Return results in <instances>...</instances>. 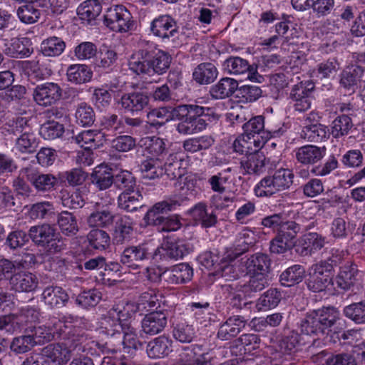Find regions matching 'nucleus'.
Listing matches in <instances>:
<instances>
[{
  "instance_id": "f257e3e1",
  "label": "nucleus",
  "mask_w": 365,
  "mask_h": 365,
  "mask_svg": "<svg viewBox=\"0 0 365 365\" xmlns=\"http://www.w3.org/2000/svg\"><path fill=\"white\" fill-rule=\"evenodd\" d=\"M171 61L172 57L168 52L158 49L152 41L143 40L138 50L130 56L128 66L137 75L151 77L165 73Z\"/></svg>"
},
{
  "instance_id": "f03ea898",
  "label": "nucleus",
  "mask_w": 365,
  "mask_h": 365,
  "mask_svg": "<svg viewBox=\"0 0 365 365\" xmlns=\"http://www.w3.org/2000/svg\"><path fill=\"white\" fill-rule=\"evenodd\" d=\"M58 338L61 342L48 344L43 349L44 356L58 365L66 364L74 351H85L82 344L87 341L88 336L76 326L71 327Z\"/></svg>"
},
{
  "instance_id": "7ed1b4c3",
  "label": "nucleus",
  "mask_w": 365,
  "mask_h": 365,
  "mask_svg": "<svg viewBox=\"0 0 365 365\" xmlns=\"http://www.w3.org/2000/svg\"><path fill=\"white\" fill-rule=\"evenodd\" d=\"M339 312L334 307H323L308 312L300 321L299 327L302 334L319 336L329 334L335 325H341Z\"/></svg>"
},
{
  "instance_id": "20e7f679",
  "label": "nucleus",
  "mask_w": 365,
  "mask_h": 365,
  "mask_svg": "<svg viewBox=\"0 0 365 365\" xmlns=\"http://www.w3.org/2000/svg\"><path fill=\"white\" fill-rule=\"evenodd\" d=\"M77 318L69 315L61 319L52 318L42 326H29L26 329L36 341V346L53 340L73 326Z\"/></svg>"
},
{
  "instance_id": "39448f33",
  "label": "nucleus",
  "mask_w": 365,
  "mask_h": 365,
  "mask_svg": "<svg viewBox=\"0 0 365 365\" xmlns=\"http://www.w3.org/2000/svg\"><path fill=\"white\" fill-rule=\"evenodd\" d=\"M294 173L288 168H279L272 175L263 178L255 187L256 196L271 197L277 192L285 190L293 184Z\"/></svg>"
},
{
  "instance_id": "423d86ee",
  "label": "nucleus",
  "mask_w": 365,
  "mask_h": 365,
  "mask_svg": "<svg viewBox=\"0 0 365 365\" xmlns=\"http://www.w3.org/2000/svg\"><path fill=\"white\" fill-rule=\"evenodd\" d=\"M58 235L53 226L46 223L32 226L29 230V236L32 242L50 252H59L66 248V244Z\"/></svg>"
},
{
  "instance_id": "0eeeda50",
  "label": "nucleus",
  "mask_w": 365,
  "mask_h": 365,
  "mask_svg": "<svg viewBox=\"0 0 365 365\" xmlns=\"http://www.w3.org/2000/svg\"><path fill=\"white\" fill-rule=\"evenodd\" d=\"M233 262L230 277L234 279L246 275L267 274L270 266L269 257L262 253H257L250 257H242Z\"/></svg>"
},
{
  "instance_id": "6e6552de",
  "label": "nucleus",
  "mask_w": 365,
  "mask_h": 365,
  "mask_svg": "<svg viewBox=\"0 0 365 365\" xmlns=\"http://www.w3.org/2000/svg\"><path fill=\"white\" fill-rule=\"evenodd\" d=\"M155 249L149 243H140L126 247L121 256L120 262L127 267L136 269L142 267L144 263L156 257Z\"/></svg>"
},
{
  "instance_id": "1a4fd4ad",
  "label": "nucleus",
  "mask_w": 365,
  "mask_h": 365,
  "mask_svg": "<svg viewBox=\"0 0 365 365\" xmlns=\"http://www.w3.org/2000/svg\"><path fill=\"white\" fill-rule=\"evenodd\" d=\"M104 24L115 32H128L133 26L132 15L123 5H115L106 10Z\"/></svg>"
},
{
  "instance_id": "9d476101",
  "label": "nucleus",
  "mask_w": 365,
  "mask_h": 365,
  "mask_svg": "<svg viewBox=\"0 0 365 365\" xmlns=\"http://www.w3.org/2000/svg\"><path fill=\"white\" fill-rule=\"evenodd\" d=\"M150 30L153 35L162 39L163 42L172 41L179 37V31L175 20L168 14H161L150 23Z\"/></svg>"
},
{
  "instance_id": "9b49d317",
  "label": "nucleus",
  "mask_w": 365,
  "mask_h": 365,
  "mask_svg": "<svg viewBox=\"0 0 365 365\" xmlns=\"http://www.w3.org/2000/svg\"><path fill=\"white\" fill-rule=\"evenodd\" d=\"M61 86L54 82H45L37 85L33 91L34 101L43 107L51 106L62 97Z\"/></svg>"
},
{
  "instance_id": "f8f14e48",
  "label": "nucleus",
  "mask_w": 365,
  "mask_h": 365,
  "mask_svg": "<svg viewBox=\"0 0 365 365\" xmlns=\"http://www.w3.org/2000/svg\"><path fill=\"white\" fill-rule=\"evenodd\" d=\"M237 258L227 254L226 256H220L217 250L206 251L199 256L200 264L208 269L222 270L224 276L231 274L233 269L231 262Z\"/></svg>"
},
{
  "instance_id": "ddd939ff",
  "label": "nucleus",
  "mask_w": 365,
  "mask_h": 365,
  "mask_svg": "<svg viewBox=\"0 0 365 365\" xmlns=\"http://www.w3.org/2000/svg\"><path fill=\"white\" fill-rule=\"evenodd\" d=\"M307 282L308 288L314 292L325 290L332 282L331 266L326 261H322L312 267Z\"/></svg>"
},
{
  "instance_id": "4468645a",
  "label": "nucleus",
  "mask_w": 365,
  "mask_h": 365,
  "mask_svg": "<svg viewBox=\"0 0 365 365\" xmlns=\"http://www.w3.org/2000/svg\"><path fill=\"white\" fill-rule=\"evenodd\" d=\"M314 88V85L310 81H301L293 86L290 96L296 110L304 112L311 108V93Z\"/></svg>"
},
{
  "instance_id": "2eb2a0df",
  "label": "nucleus",
  "mask_w": 365,
  "mask_h": 365,
  "mask_svg": "<svg viewBox=\"0 0 365 365\" xmlns=\"http://www.w3.org/2000/svg\"><path fill=\"white\" fill-rule=\"evenodd\" d=\"M243 133L251 139L258 138L262 140L261 136L267 140L269 138L279 137L285 132V128L281 127L279 129H273L269 131L264 138L262 134L264 133V118L262 115H257L251 118L242 125Z\"/></svg>"
},
{
  "instance_id": "dca6fc26",
  "label": "nucleus",
  "mask_w": 365,
  "mask_h": 365,
  "mask_svg": "<svg viewBox=\"0 0 365 365\" xmlns=\"http://www.w3.org/2000/svg\"><path fill=\"white\" fill-rule=\"evenodd\" d=\"M114 202V198L110 197L106 205L96 204V210L87 218V224L91 227H107L113 223L115 214L108 207Z\"/></svg>"
},
{
  "instance_id": "f3484780",
  "label": "nucleus",
  "mask_w": 365,
  "mask_h": 365,
  "mask_svg": "<svg viewBox=\"0 0 365 365\" xmlns=\"http://www.w3.org/2000/svg\"><path fill=\"white\" fill-rule=\"evenodd\" d=\"M162 276L168 284H185L192 279L193 269L187 263H180L166 268L163 272Z\"/></svg>"
},
{
  "instance_id": "a211bd4d",
  "label": "nucleus",
  "mask_w": 365,
  "mask_h": 365,
  "mask_svg": "<svg viewBox=\"0 0 365 365\" xmlns=\"http://www.w3.org/2000/svg\"><path fill=\"white\" fill-rule=\"evenodd\" d=\"M254 149L240 160V169L243 175H259L265 170L266 157L262 152Z\"/></svg>"
},
{
  "instance_id": "6ab92c4d",
  "label": "nucleus",
  "mask_w": 365,
  "mask_h": 365,
  "mask_svg": "<svg viewBox=\"0 0 365 365\" xmlns=\"http://www.w3.org/2000/svg\"><path fill=\"white\" fill-rule=\"evenodd\" d=\"M327 149L324 146L305 145L294 150L297 161L304 165H314L320 162L325 156Z\"/></svg>"
},
{
  "instance_id": "aec40b11",
  "label": "nucleus",
  "mask_w": 365,
  "mask_h": 365,
  "mask_svg": "<svg viewBox=\"0 0 365 365\" xmlns=\"http://www.w3.org/2000/svg\"><path fill=\"white\" fill-rule=\"evenodd\" d=\"M41 299L49 309H58L66 305L69 297L61 287L49 285L43 289Z\"/></svg>"
},
{
  "instance_id": "412c9836",
  "label": "nucleus",
  "mask_w": 365,
  "mask_h": 365,
  "mask_svg": "<svg viewBox=\"0 0 365 365\" xmlns=\"http://www.w3.org/2000/svg\"><path fill=\"white\" fill-rule=\"evenodd\" d=\"M324 245V238L317 232L305 234L295 242L296 252L302 256L311 255Z\"/></svg>"
},
{
  "instance_id": "4be33fe9",
  "label": "nucleus",
  "mask_w": 365,
  "mask_h": 365,
  "mask_svg": "<svg viewBox=\"0 0 365 365\" xmlns=\"http://www.w3.org/2000/svg\"><path fill=\"white\" fill-rule=\"evenodd\" d=\"M168 323L167 315L164 312H151L145 314L141 322L142 331L149 335L161 332Z\"/></svg>"
},
{
  "instance_id": "5701e85b",
  "label": "nucleus",
  "mask_w": 365,
  "mask_h": 365,
  "mask_svg": "<svg viewBox=\"0 0 365 365\" xmlns=\"http://www.w3.org/2000/svg\"><path fill=\"white\" fill-rule=\"evenodd\" d=\"M26 179L38 192H48L58 184L57 178L50 173H39L30 169H25Z\"/></svg>"
},
{
  "instance_id": "b1692460",
  "label": "nucleus",
  "mask_w": 365,
  "mask_h": 365,
  "mask_svg": "<svg viewBox=\"0 0 365 365\" xmlns=\"http://www.w3.org/2000/svg\"><path fill=\"white\" fill-rule=\"evenodd\" d=\"M120 103L125 112L133 114L148 106L149 97L143 92H132L123 95Z\"/></svg>"
},
{
  "instance_id": "393cba45",
  "label": "nucleus",
  "mask_w": 365,
  "mask_h": 365,
  "mask_svg": "<svg viewBox=\"0 0 365 365\" xmlns=\"http://www.w3.org/2000/svg\"><path fill=\"white\" fill-rule=\"evenodd\" d=\"M10 285L16 292H31L38 287V279L31 272H19L11 277Z\"/></svg>"
},
{
  "instance_id": "a878e982",
  "label": "nucleus",
  "mask_w": 365,
  "mask_h": 365,
  "mask_svg": "<svg viewBox=\"0 0 365 365\" xmlns=\"http://www.w3.org/2000/svg\"><path fill=\"white\" fill-rule=\"evenodd\" d=\"M358 275L357 266L348 260L340 267V270L336 277V284L339 288L348 290L356 283Z\"/></svg>"
},
{
  "instance_id": "bb28decb",
  "label": "nucleus",
  "mask_w": 365,
  "mask_h": 365,
  "mask_svg": "<svg viewBox=\"0 0 365 365\" xmlns=\"http://www.w3.org/2000/svg\"><path fill=\"white\" fill-rule=\"evenodd\" d=\"M245 325L246 321L242 317H230L219 327L217 337L221 340H230L235 337Z\"/></svg>"
},
{
  "instance_id": "cd10ccee",
  "label": "nucleus",
  "mask_w": 365,
  "mask_h": 365,
  "mask_svg": "<svg viewBox=\"0 0 365 365\" xmlns=\"http://www.w3.org/2000/svg\"><path fill=\"white\" fill-rule=\"evenodd\" d=\"M188 249L182 241L168 240L164 242L161 247L155 249V256L159 255L160 259L166 257L178 259L188 254Z\"/></svg>"
},
{
  "instance_id": "c85d7f7f",
  "label": "nucleus",
  "mask_w": 365,
  "mask_h": 365,
  "mask_svg": "<svg viewBox=\"0 0 365 365\" xmlns=\"http://www.w3.org/2000/svg\"><path fill=\"white\" fill-rule=\"evenodd\" d=\"M172 340L163 335L155 338L147 344L146 352L150 359L167 356L172 351Z\"/></svg>"
},
{
  "instance_id": "c756f323",
  "label": "nucleus",
  "mask_w": 365,
  "mask_h": 365,
  "mask_svg": "<svg viewBox=\"0 0 365 365\" xmlns=\"http://www.w3.org/2000/svg\"><path fill=\"white\" fill-rule=\"evenodd\" d=\"M190 214L192 220L202 227H211L217 223L216 215L203 202L196 204L190 209Z\"/></svg>"
},
{
  "instance_id": "7c9ffc66",
  "label": "nucleus",
  "mask_w": 365,
  "mask_h": 365,
  "mask_svg": "<svg viewBox=\"0 0 365 365\" xmlns=\"http://www.w3.org/2000/svg\"><path fill=\"white\" fill-rule=\"evenodd\" d=\"M133 220L129 216H122L115 223L113 236L114 242L122 245L129 242L133 234Z\"/></svg>"
},
{
  "instance_id": "2f4dec72",
  "label": "nucleus",
  "mask_w": 365,
  "mask_h": 365,
  "mask_svg": "<svg viewBox=\"0 0 365 365\" xmlns=\"http://www.w3.org/2000/svg\"><path fill=\"white\" fill-rule=\"evenodd\" d=\"M33 51L31 41L26 37L12 39L4 50L6 54L12 58L28 57L33 53Z\"/></svg>"
},
{
  "instance_id": "473e14b6",
  "label": "nucleus",
  "mask_w": 365,
  "mask_h": 365,
  "mask_svg": "<svg viewBox=\"0 0 365 365\" xmlns=\"http://www.w3.org/2000/svg\"><path fill=\"white\" fill-rule=\"evenodd\" d=\"M143 198V195L138 190L122 192L118 197V206L126 212H135L138 208L143 207V205H140Z\"/></svg>"
},
{
  "instance_id": "72a5a7b5",
  "label": "nucleus",
  "mask_w": 365,
  "mask_h": 365,
  "mask_svg": "<svg viewBox=\"0 0 365 365\" xmlns=\"http://www.w3.org/2000/svg\"><path fill=\"white\" fill-rule=\"evenodd\" d=\"M238 89V83L231 78H222L211 86L210 94L214 99H224L231 96Z\"/></svg>"
},
{
  "instance_id": "f704fd0d",
  "label": "nucleus",
  "mask_w": 365,
  "mask_h": 365,
  "mask_svg": "<svg viewBox=\"0 0 365 365\" xmlns=\"http://www.w3.org/2000/svg\"><path fill=\"white\" fill-rule=\"evenodd\" d=\"M143 178L154 180L161 177L164 173L163 160L159 157L149 158L143 160L140 165Z\"/></svg>"
},
{
  "instance_id": "c9c22d12",
  "label": "nucleus",
  "mask_w": 365,
  "mask_h": 365,
  "mask_svg": "<svg viewBox=\"0 0 365 365\" xmlns=\"http://www.w3.org/2000/svg\"><path fill=\"white\" fill-rule=\"evenodd\" d=\"M93 76L91 69L85 64H72L66 70L67 81L73 84L89 82Z\"/></svg>"
},
{
  "instance_id": "e433bc0d",
  "label": "nucleus",
  "mask_w": 365,
  "mask_h": 365,
  "mask_svg": "<svg viewBox=\"0 0 365 365\" xmlns=\"http://www.w3.org/2000/svg\"><path fill=\"white\" fill-rule=\"evenodd\" d=\"M100 323L102 331L111 337L120 335L126 325L120 321L115 312H112L111 309L101 318Z\"/></svg>"
},
{
  "instance_id": "4c0bfd02",
  "label": "nucleus",
  "mask_w": 365,
  "mask_h": 365,
  "mask_svg": "<svg viewBox=\"0 0 365 365\" xmlns=\"http://www.w3.org/2000/svg\"><path fill=\"white\" fill-rule=\"evenodd\" d=\"M364 73V70L361 66H354L346 68L342 71L340 76V85L349 91L354 92L358 87V83Z\"/></svg>"
},
{
  "instance_id": "58836bf2",
  "label": "nucleus",
  "mask_w": 365,
  "mask_h": 365,
  "mask_svg": "<svg viewBox=\"0 0 365 365\" xmlns=\"http://www.w3.org/2000/svg\"><path fill=\"white\" fill-rule=\"evenodd\" d=\"M282 296L281 292L277 288H269L264 292L256 301L255 307L259 312H266L275 308Z\"/></svg>"
},
{
  "instance_id": "ea45409f",
  "label": "nucleus",
  "mask_w": 365,
  "mask_h": 365,
  "mask_svg": "<svg viewBox=\"0 0 365 365\" xmlns=\"http://www.w3.org/2000/svg\"><path fill=\"white\" fill-rule=\"evenodd\" d=\"M218 71L212 63L199 64L192 73L193 79L199 84H210L217 77Z\"/></svg>"
},
{
  "instance_id": "a19ab883",
  "label": "nucleus",
  "mask_w": 365,
  "mask_h": 365,
  "mask_svg": "<svg viewBox=\"0 0 365 365\" xmlns=\"http://www.w3.org/2000/svg\"><path fill=\"white\" fill-rule=\"evenodd\" d=\"M261 138L262 140L258 138H253L252 140L242 133L234 140L232 144L233 150L235 152L240 154L245 153L248 154L253 150V146L255 149H259L263 147L266 140H264L262 136H261Z\"/></svg>"
},
{
  "instance_id": "79ce46f5",
  "label": "nucleus",
  "mask_w": 365,
  "mask_h": 365,
  "mask_svg": "<svg viewBox=\"0 0 365 365\" xmlns=\"http://www.w3.org/2000/svg\"><path fill=\"white\" fill-rule=\"evenodd\" d=\"M114 176L110 168L101 164L95 168L91 175L92 182L99 190H106L114 183Z\"/></svg>"
},
{
  "instance_id": "37998d69",
  "label": "nucleus",
  "mask_w": 365,
  "mask_h": 365,
  "mask_svg": "<svg viewBox=\"0 0 365 365\" xmlns=\"http://www.w3.org/2000/svg\"><path fill=\"white\" fill-rule=\"evenodd\" d=\"M191 108H193L192 104L180 105L173 109V114L176 118L185 116L190 118L192 127L196 125V131L200 133L207 128V120L201 118L199 115L192 113Z\"/></svg>"
},
{
  "instance_id": "c03bdc74",
  "label": "nucleus",
  "mask_w": 365,
  "mask_h": 365,
  "mask_svg": "<svg viewBox=\"0 0 365 365\" xmlns=\"http://www.w3.org/2000/svg\"><path fill=\"white\" fill-rule=\"evenodd\" d=\"M267 365H289L292 359L291 354L278 347L269 346L264 351Z\"/></svg>"
},
{
  "instance_id": "a18cd8bd",
  "label": "nucleus",
  "mask_w": 365,
  "mask_h": 365,
  "mask_svg": "<svg viewBox=\"0 0 365 365\" xmlns=\"http://www.w3.org/2000/svg\"><path fill=\"white\" fill-rule=\"evenodd\" d=\"M102 11V6L98 0H87L77 9L79 18L88 23L95 20Z\"/></svg>"
},
{
  "instance_id": "49530a36",
  "label": "nucleus",
  "mask_w": 365,
  "mask_h": 365,
  "mask_svg": "<svg viewBox=\"0 0 365 365\" xmlns=\"http://www.w3.org/2000/svg\"><path fill=\"white\" fill-rule=\"evenodd\" d=\"M65 48V41L56 36L47 38L41 43V51L44 56H59L64 51Z\"/></svg>"
},
{
  "instance_id": "de8ad7c7",
  "label": "nucleus",
  "mask_w": 365,
  "mask_h": 365,
  "mask_svg": "<svg viewBox=\"0 0 365 365\" xmlns=\"http://www.w3.org/2000/svg\"><path fill=\"white\" fill-rule=\"evenodd\" d=\"M329 131L326 126L319 123L316 125H304L301 136L310 142H322L329 138Z\"/></svg>"
},
{
  "instance_id": "09e8293b",
  "label": "nucleus",
  "mask_w": 365,
  "mask_h": 365,
  "mask_svg": "<svg viewBox=\"0 0 365 365\" xmlns=\"http://www.w3.org/2000/svg\"><path fill=\"white\" fill-rule=\"evenodd\" d=\"M173 113L166 107L155 108L149 111L147 114V123L150 127L156 129L163 126L167 122L172 119Z\"/></svg>"
},
{
  "instance_id": "8fccbe9b",
  "label": "nucleus",
  "mask_w": 365,
  "mask_h": 365,
  "mask_svg": "<svg viewBox=\"0 0 365 365\" xmlns=\"http://www.w3.org/2000/svg\"><path fill=\"white\" fill-rule=\"evenodd\" d=\"M36 346V341L29 334L26 328L24 334L14 337L11 344V351L16 354H22L31 351Z\"/></svg>"
},
{
  "instance_id": "3c124183",
  "label": "nucleus",
  "mask_w": 365,
  "mask_h": 365,
  "mask_svg": "<svg viewBox=\"0 0 365 365\" xmlns=\"http://www.w3.org/2000/svg\"><path fill=\"white\" fill-rule=\"evenodd\" d=\"M182 156L180 153H170L163 160L164 173L170 179H175L182 175L181 171Z\"/></svg>"
},
{
  "instance_id": "603ef678",
  "label": "nucleus",
  "mask_w": 365,
  "mask_h": 365,
  "mask_svg": "<svg viewBox=\"0 0 365 365\" xmlns=\"http://www.w3.org/2000/svg\"><path fill=\"white\" fill-rule=\"evenodd\" d=\"M110 309L112 312H115L120 321L126 325H132L131 319L138 312L135 302H131L118 303L114 305Z\"/></svg>"
},
{
  "instance_id": "864d4df0",
  "label": "nucleus",
  "mask_w": 365,
  "mask_h": 365,
  "mask_svg": "<svg viewBox=\"0 0 365 365\" xmlns=\"http://www.w3.org/2000/svg\"><path fill=\"white\" fill-rule=\"evenodd\" d=\"M123 333L122 345L124 352L133 354L142 344L138 338L136 329L132 325H125Z\"/></svg>"
},
{
  "instance_id": "5fc2aeb1",
  "label": "nucleus",
  "mask_w": 365,
  "mask_h": 365,
  "mask_svg": "<svg viewBox=\"0 0 365 365\" xmlns=\"http://www.w3.org/2000/svg\"><path fill=\"white\" fill-rule=\"evenodd\" d=\"M304 274V269L299 264H294L280 275L281 284L284 287H291L302 282Z\"/></svg>"
},
{
  "instance_id": "6e6d98bb",
  "label": "nucleus",
  "mask_w": 365,
  "mask_h": 365,
  "mask_svg": "<svg viewBox=\"0 0 365 365\" xmlns=\"http://www.w3.org/2000/svg\"><path fill=\"white\" fill-rule=\"evenodd\" d=\"M100 133L96 130H83L73 138L75 143L83 148L86 150L96 149L99 144L98 138Z\"/></svg>"
},
{
  "instance_id": "4d7b16f0",
  "label": "nucleus",
  "mask_w": 365,
  "mask_h": 365,
  "mask_svg": "<svg viewBox=\"0 0 365 365\" xmlns=\"http://www.w3.org/2000/svg\"><path fill=\"white\" fill-rule=\"evenodd\" d=\"M339 69V63L335 58L328 60L319 63L312 71V76L320 79L328 78L334 76Z\"/></svg>"
},
{
  "instance_id": "13d9d810",
  "label": "nucleus",
  "mask_w": 365,
  "mask_h": 365,
  "mask_svg": "<svg viewBox=\"0 0 365 365\" xmlns=\"http://www.w3.org/2000/svg\"><path fill=\"white\" fill-rule=\"evenodd\" d=\"M250 280L240 286V290L245 294L250 295L257 292L268 286L267 274L249 275Z\"/></svg>"
},
{
  "instance_id": "bf43d9fd",
  "label": "nucleus",
  "mask_w": 365,
  "mask_h": 365,
  "mask_svg": "<svg viewBox=\"0 0 365 365\" xmlns=\"http://www.w3.org/2000/svg\"><path fill=\"white\" fill-rule=\"evenodd\" d=\"M138 312H150L157 309L160 307V302L154 290H150L141 294L138 301L135 303Z\"/></svg>"
},
{
  "instance_id": "052dcab7",
  "label": "nucleus",
  "mask_w": 365,
  "mask_h": 365,
  "mask_svg": "<svg viewBox=\"0 0 365 365\" xmlns=\"http://www.w3.org/2000/svg\"><path fill=\"white\" fill-rule=\"evenodd\" d=\"M223 68L230 74H242L250 71L248 61L238 56H231L223 63Z\"/></svg>"
},
{
  "instance_id": "680f3d73",
  "label": "nucleus",
  "mask_w": 365,
  "mask_h": 365,
  "mask_svg": "<svg viewBox=\"0 0 365 365\" xmlns=\"http://www.w3.org/2000/svg\"><path fill=\"white\" fill-rule=\"evenodd\" d=\"M75 118L77 124L81 126H90L94 123L96 115L91 106L82 103L76 110Z\"/></svg>"
},
{
  "instance_id": "e2e57ef3",
  "label": "nucleus",
  "mask_w": 365,
  "mask_h": 365,
  "mask_svg": "<svg viewBox=\"0 0 365 365\" xmlns=\"http://www.w3.org/2000/svg\"><path fill=\"white\" fill-rule=\"evenodd\" d=\"M102 298L101 292L96 289L81 292L76 297V302L83 308L96 306Z\"/></svg>"
},
{
  "instance_id": "0e129e2a",
  "label": "nucleus",
  "mask_w": 365,
  "mask_h": 365,
  "mask_svg": "<svg viewBox=\"0 0 365 365\" xmlns=\"http://www.w3.org/2000/svg\"><path fill=\"white\" fill-rule=\"evenodd\" d=\"M64 132L62 124L54 121L48 120L41 125L39 134L45 140H51L61 137Z\"/></svg>"
},
{
  "instance_id": "69168bd1",
  "label": "nucleus",
  "mask_w": 365,
  "mask_h": 365,
  "mask_svg": "<svg viewBox=\"0 0 365 365\" xmlns=\"http://www.w3.org/2000/svg\"><path fill=\"white\" fill-rule=\"evenodd\" d=\"M58 224L62 232L67 235H75L78 230L76 217L68 211L58 215Z\"/></svg>"
},
{
  "instance_id": "338daca9",
  "label": "nucleus",
  "mask_w": 365,
  "mask_h": 365,
  "mask_svg": "<svg viewBox=\"0 0 365 365\" xmlns=\"http://www.w3.org/2000/svg\"><path fill=\"white\" fill-rule=\"evenodd\" d=\"M343 313L356 324H365V302L352 303L346 306Z\"/></svg>"
},
{
  "instance_id": "774afa93",
  "label": "nucleus",
  "mask_w": 365,
  "mask_h": 365,
  "mask_svg": "<svg viewBox=\"0 0 365 365\" xmlns=\"http://www.w3.org/2000/svg\"><path fill=\"white\" fill-rule=\"evenodd\" d=\"M173 333L174 338L182 343H190L195 336V328L185 322L178 323Z\"/></svg>"
}]
</instances>
